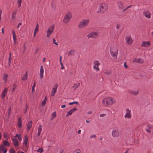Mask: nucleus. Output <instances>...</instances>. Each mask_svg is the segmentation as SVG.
I'll return each mask as SVG.
<instances>
[{"mask_svg": "<svg viewBox=\"0 0 153 153\" xmlns=\"http://www.w3.org/2000/svg\"><path fill=\"white\" fill-rule=\"evenodd\" d=\"M125 153H134V152L132 149H128L125 152Z\"/></svg>", "mask_w": 153, "mask_h": 153, "instance_id": "4c0bfd02", "label": "nucleus"}, {"mask_svg": "<svg viewBox=\"0 0 153 153\" xmlns=\"http://www.w3.org/2000/svg\"><path fill=\"white\" fill-rule=\"evenodd\" d=\"M117 4L119 8L121 9H123L124 5L123 3L121 1H119L117 2Z\"/></svg>", "mask_w": 153, "mask_h": 153, "instance_id": "5701e85b", "label": "nucleus"}, {"mask_svg": "<svg viewBox=\"0 0 153 153\" xmlns=\"http://www.w3.org/2000/svg\"><path fill=\"white\" fill-rule=\"evenodd\" d=\"M46 60V58L45 57L43 59V62H44Z\"/></svg>", "mask_w": 153, "mask_h": 153, "instance_id": "338daca9", "label": "nucleus"}, {"mask_svg": "<svg viewBox=\"0 0 153 153\" xmlns=\"http://www.w3.org/2000/svg\"><path fill=\"white\" fill-rule=\"evenodd\" d=\"M12 34L14 42V43L15 44L16 42V36L15 32L14 30H12Z\"/></svg>", "mask_w": 153, "mask_h": 153, "instance_id": "b1692460", "label": "nucleus"}, {"mask_svg": "<svg viewBox=\"0 0 153 153\" xmlns=\"http://www.w3.org/2000/svg\"><path fill=\"white\" fill-rule=\"evenodd\" d=\"M104 74L107 75H110L111 74V72L110 70H107L104 72Z\"/></svg>", "mask_w": 153, "mask_h": 153, "instance_id": "58836bf2", "label": "nucleus"}, {"mask_svg": "<svg viewBox=\"0 0 153 153\" xmlns=\"http://www.w3.org/2000/svg\"><path fill=\"white\" fill-rule=\"evenodd\" d=\"M58 87V84L57 83H56L53 86L51 92V95L52 96H53L55 95L56 93V92Z\"/></svg>", "mask_w": 153, "mask_h": 153, "instance_id": "ddd939ff", "label": "nucleus"}, {"mask_svg": "<svg viewBox=\"0 0 153 153\" xmlns=\"http://www.w3.org/2000/svg\"><path fill=\"white\" fill-rule=\"evenodd\" d=\"M80 86V83H79L74 84L73 86V88L74 90H76Z\"/></svg>", "mask_w": 153, "mask_h": 153, "instance_id": "bb28decb", "label": "nucleus"}, {"mask_svg": "<svg viewBox=\"0 0 153 153\" xmlns=\"http://www.w3.org/2000/svg\"><path fill=\"white\" fill-rule=\"evenodd\" d=\"M22 0H17V4L18 5V7H20L21 6V4Z\"/></svg>", "mask_w": 153, "mask_h": 153, "instance_id": "f704fd0d", "label": "nucleus"}, {"mask_svg": "<svg viewBox=\"0 0 153 153\" xmlns=\"http://www.w3.org/2000/svg\"><path fill=\"white\" fill-rule=\"evenodd\" d=\"M106 114H101L100 115V117H104L105 116Z\"/></svg>", "mask_w": 153, "mask_h": 153, "instance_id": "8fccbe9b", "label": "nucleus"}, {"mask_svg": "<svg viewBox=\"0 0 153 153\" xmlns=\"http://www.w3.org/2000/svg\"><path fill=\"white\" fill-rule=\"evenodd\" d=\"M99 7V10L97 11V13H103L106 11L108 8V4L104 3L101 4Z\"/></svg>", "mask_w": 153, "mask_h": 153, "instance_id": "f03ea898", "label": "nucleus"}, {"mask_svg": "<svg viewBox=\"0 0 153 153\" xmlns=\"http://www.w3.org/2000/svg\"><path fill=\"white\" fill-rule=\"evenodd\" d=\"M3 144L5 146H10V143L9 142L6 140H4L3 142Z\"/></svg>", "mask_w": 153, "mask_h": 153, "instance_id": "7c9ffc66", "label": "nucleus"}, {"mask_svg": "<svg viewBox=\"0 0 153 153\" xmlns=\"http://www.w3.org/2000/svg\"><path fill=\"white\" fill-rule=\"evenodd\" d=\"M37 33V32H35L34 31V33H33V37H35L36 35V33Z\"/></svg>", "mask_w": 153, "mask_h": 153, "instance_id": "052dcab7", "label": "nucleus"}, {"mask_svg": "<svg viewBox=\"0 0 153 153\" xmlns=\"http://www.w3.org/2000/svg\"><path fill=\"white\" fill-rule=\"evenodd\" d=\"M66 107V106L65 105H64L61 106V108H64Z\"/></svg>", "mask_w": 153, "mask_h": 153, "instance_id": "680f3d73", "label": "nucleus"}, {"mask_svg": "<svg viewBox=\"0 0 153 153\" xmlns=\"http://www.w3.org/2000/svg\"><path fill=\"white\" fill-rule=\"evenodd\" d=\"M139 92V91L137 90H136L132 91L131 92V94H132L134 95H137L138 94Z\"/></svg>", "mask_w": 153, "mask_h": 153, "instance_id": "cd10ccee", "label": "nucleus"}, {"mask_svg": "<svg viewBox=\"0 0 153 153\" xmlns=\"http://www.w3.org/2000/svg\"><path fill=\"white\" fill-rule=\"evenodd\" d=\"M36 86V82L34 81V84H33L32 89V92L33 93L35 91V88Z\"/></svg>", "mask_w": 153, "mask_h": 153, "instance_id": "e433bc0d", "label": "nucleus"}, {"mask_svg": "<svg viewBox=\"0 0 153 153\" xmlns=\"http://www.w3.org/2000/svg\"><path fill=\"white\" fill-rule=\"evenodd\" d=\"M51 115H52V120H53V118H55L56 116V112L55 111Z\"/></svg>", "mask_w": 153, "mask_h": 153, "instance_id": "79ce46f5", "label": "nucleus"}, {"mask_svg": "<svg viewBox=\"0 0 153 153\" xmlns=\"http://www.w3.org/2000/svg\"><path fill=\"white\" fill-rule=\"evenodd\" d=\"M89 21L90 20L88 19H83L79 22L78 26V27L81 29L86 27L88 25Z\"/></svg>", "mask_w": 153, "mask_h": 153, "instance_id": "7ed1b4c3", "label": "nucleus"}, {"mask_svg": "<svg viewBox=\"0 0 153 153\" xmlns=\"http://www.w3.org/2000/svg\"><path fill=\"white\" fill-rule=\"evenodd\" d=\"M72 14L71 12L70 11L68 12L65 16L63 22L65 23H68L70 22L72 17Z\"/></svg>", "mask_w": 153, "mask_h": 153, "instance_id": "39448f33", "label": "nucleus"}, {"mask_svg": "<svg viewBox=\"0 0 153 153\" xmlns=\"http://www.w3.org/2000/svg\"><path fill=\"white\" fill-rule=\"evenodd\" d=\"M110 53L113 57L114 59H116L117 58V56L118 54V51L117 48L115 47H112L110 49Z\"/></svg>", "mask_w": 153, "mask_h": 153, "instance_id": "423d86ee", "label": "nucleus"}, {"mask_svg": "<svg viewBox=\"0 0 153 153\" xmlns=\"http://www.w3.org/2000/svg\"><path fill=\"white\" fill-rule=\"evenodd\" d=\"M22 23H19V24H18V25L17 27V28H19V26H20V25H22Z\"/></svg>", "mask_w": 153, "mask_h": 153, "instance_id": "bf43d9fd", "label": "nucleus"}, {"mask_svg": "<svg viewBox=\"0 0 153 153\" xmlns=\"http://www.w3.org/2000/svg\"><path fill=\"white\" fill-rule=\"evenodd\" d=\"M28 141L25 140H24L23 142V144L24 145H25V146H27V142Z\"/></svg>", "mask_w": 153, "mask_h": 153, "instance_id": "864d4df0", "label": "nucleus"}, {"mask_svg": "<svg viewBox=\"0 0 153 153\" xmlns=\"http://www.w3.org/2000/svg\"><path fill=\"white\" fill-rule=\"evenodd\" d=\"M25 45L26 43H25V44L23 45V47L24 48V52L26 48H25Z\"/></svg>", "mask_w": 153, "mask_h": 153, "instance_id": "4d7b16f0", "label": "nucleus"}, {"mask_svg": "<svg viewBox=\"0 0 153 153\" xmlns=\"http://www.w3.org/2000/svg\"><path fill=\"white\" fill-rule=\"evenodd\" d=\"M24 140H25L28 141V136L27 135H25V136Z\"/></svg>", "mask_w": 153, "mask_h": 153, "instance_id": "3c124183", "label": "nucleus"}, {"mask_svg": "<svg viewBox=\"0 0 153 153\" xmlns=\"http://www.w3.org/2000/svg\"><path fill=\"white\" fill-rule=\"evenodd\" d=\"M32 125V121H30L28 122L27 125V129L28 131L31 128Z\"/></svg>", "mask_w": 153, "mask_h": 153, "instance_id": "a878e982", "label": "nucleus"}, {"mask_svg": "<svg viewBox=\"0 0 153 153\" xmlns=\"http://www.w3.org/2000/svg\"><path fill=\"white\" fill-rule=\"evenodd\" d=\"M11 53H10L9 54V56L8 59V65H10L11 64V61L12 60V58L11 57Z\"/></svg>", "mask_w": 153, "mask_h": 153, "instance_id": "c9c22d12", "label": "nucleus"}, {"mask_svg": "<svg viewBox=\"0 0 153 153\" xmlns=\"http://www.w3.org/2000/svg\"><path fill=\"white\" fill-rule=\"evenodd\" d=\"M73 153H82V152L80 149H78L74 150Z\"/></svg>", "mask_w": 153, "mask_h": 153, "instance_id": "72a5a7b5", "label": "nucleus"}, {"mask_svg": "<svg viewBox=\"0 0 153 153\" xmlns=\"http://www.w3.org/2000/svg\"><path fill=\"white\" fill-rule=\"evenodd\" d=\"M62 56H60V59H59V61H60V62H62Z\"/></svg>", "mask_w": 153, "mask_h": 153, "instance_id": "69168bd1", "label": "nucleus"}, {"mask_svg": "<svg viewBox=\"0 0 153 153\" xmlns=\"http://www.w3.org/2000/svg\"><path fill=\"white\" fill-rule=\"evenodd\" d=\"M143 14L146 17L149 19L151 18L152 14L151 12L148 10H145L143 12Z\"/></svg>", "mask_w": 153, "mask_h": 153, "instance_id": "f8f14e48", "label": "nucleus"}, {"mask_svg": "<svg viewBox=\"0 0 153 153\" xmlns=\"http://www.w3.org/2000/svg\"><path fill=\"white\" fill-rule=\"evenodd\" d=\"M53 43L56 45H58V44L56 42V40L55 38H53Z\"/></svg>", "mask_w": 153, "mask_h": 153, "instance_id": "09e8293b", "label": "nucleus"}, {"mask_svg": "<svg viewBox=\"0 0 153 153\" xmlns=\"http://www.w3.org/2000/svg\"><path fill=\"white\" fill-rule=\"evenodd\" d=\"M54 29V25H53L50 26L48 28L46 33V36L47 38L50 37L51 34L53 33Z\"/></svg>", "mask_w": 153, "mask_h": 153, "instance_id": "6e6552de", "label": "nucleus"}, {"mask_svg": "<svg viewBox=\"0 0 153 153\" xmlns=\"http://www.w3.org/2000/svg\"><path fill=\"white\" fill-rule=\"evenodd\" d=\"M116 102L115 99L113 97H108L103 98L102 101V103L105 107L111 106L115 104Z\"/></svg>", "mask_w": 153, "mask_h": 153, "instance_id": "f257e3e1", "label": "nucleus"}, {"mask_svg": "<svg viewBox=\"0 0 153 153\" xmlns=\"http://www.w3.org/2000/svg\"><path fill=\"white\" fill-rule=\"evenodd\" d=\"M8 76V74L7 73H4L3 74L2 79L4 83L7 82Z\"/></svg>", "mask_w": 153, "mask_h": 153, "instance_id": "aec40b11", "label": "nucleus"}, {"mask_svg": "<svg viewBox=\"0 0 153 153\" xmlns=\"http://www.w3.org/2000/svg\"><path fill=\"white\" fill-rule=\"evenodd\" d=\"M38 130V133H37V135L38 136H39L40 135L42 131V126L41 125H40L39 126H38L37 128Z\"/></svg>", "mask_w": 153, "mask_h": 153, "instance_id": "4be33fe9", "label": "nucleus"}, {"mask_svg": "<svg viewBox=\"0 0 153 153\" xmlns=\"http://www.w3.org/2000/svg\"><path fill=\"white\" fill-rule=\"evenodd\" d=\"M75 51L74 50H71L70 51H69L68 53V56H70L71 55H72L74 54Z\"/></svg>", "mask_w": 153, "mask_h": 153, "instance_id": "c756f323", "label": "nucleus"}, {"mask_svg": "<svg viewBox=\"0 0 153 153\" xmlns=\"http://www.w3.org/2000/svg\"><path fill=\"white\" fill-rule=\"evenodd\" d=\"M13 144L15 146H17L18 145V143L17 139L16 138H13L12 139Z\"/></svg>", "mask_w": 153, "mask_h": 153, "instance_id": "412c9836", "label": "nucleus"}, {"mask_svg": "<svg viewBox=\"0 0 153 153\" xmlns=\"http://www.w3.org/2000/svg\"><path fill=\"white\" fill-rule=\"evenodd\" d=\"M74 104V102H70L69 103V105H72Z\"/></svg>", "mask_w": 153, "mask_h": 153, "instance_id": "774afa93", "label": "nucleus"}, {"mask_svg": "<svg viewBox=\"0 0 153 153\" xmlns=\"http://www.w3.org/2000/svg\"><path fill=\"white\" fill-rule=\"evenodd\" d=\"M99 36V33L97 31H93L89 33L87 36L88 38H94L97 37Z\"/></svg>", "mask_w": 153, "mask_h": 153, "instance_id": "0eeeda50", "label": "nucleus"}, {"mask_svg": "<svg viewBox=\"0 0 153 153\" xmlns=\"http://www.w3.org/2000/svg\"><path fill=\"white\" fill-rule=\"evenodd\" d=\"M47 97H45L44 100L41 103V105L42 107L44 106L45 105L46 101H47Z\"/></svg>", "mask_w": 153, "mask_h": 153, "instance_id": "c85d7f7f", "label": "nucleus"}, {"mask_svg": "<svg viewBox=\"0 0 153 153\" xmlns=\"http://www.w3.org/2000/svg\"><path fill=\"white\" fill-rule=\"evenodd\" d=\"M4 138L6 140H8L10 138V136L9 134L7 133H4Z\"/></svg>", "mask_w": 153, "mask_h": 153, "instance_id": "2f4dec72", "label": "nucleus"}, {"mask_svg": "<svg viewBox=\"0 0 153 153\" xmlns=\"http://www.w3.org/2000/svg\"><path fill=\"white\" fill-rule=\"evenodd\" d=\"M16 86H16V84L15 83H14L13 85V87H12V90L13 91H14L16 89Z\"/></svg>", "mask_w": 153, "mask_h": 153, "instance_id": "37998d69", "label": "nucleus"}, {"mask_svg": "<svg viewBox=\"0 0 153 153\" xmlns=\"http://www.w3.org/2000/svg\"><path fill=\"white\" fill-rule=\"evenodd\" d=\"M16 12H14L13 13L12 16V19H15L16 18Z\"/></svg>", "mask_w": 153, "mask_h": 153, "instance_id": "a19ab883", "label": "nucleus"}, {"mask_svg": "<svg viewBox=\"0 0 153 153\" xmlns=\"http://www.w3.org/2000/svg\"><path fill=\"white\" fill-rule=\"evenodd\" d=\"M126 62H125L124 63V67L126 68H128V67L127 66V65H126Z\"/></svg>", "mask_w": 153, "mask_h": 153, "instance_id": "603ef678", "label": "nucleus"}, {"mask_svg": "<svg viewBox=\"0 0 153 153\" xmlns=\"http://www.w3.org/2000/svg\"><path fill=\"white\" fill-rule=\"evenodd\" d=\"M100 64V63L98 61L95 60L93 63L94 69L97 72L99 71L100 69L99 67Z\"/></svg>", "mask_w": 153, "mask_h": 153, "instance_id": "9d476101", "label": "nucleus"}, {"mask_svg": "<svg viewBox=\"0 0 153 153\" xmlns=\"http://www.w3.org/2000/svg\"><path fill=\"white\" fill-rule=\"evenodd\" d=\"M44 69L43 66L41 65L40 66V71L39 72V76L41 79L43 78L44 76Z\"/></svg>", "mask_w": 153, "mask_h": 153, "instance_id": "dca6fc26", "label": "nucleus"}, {"mask_svg": "<svg viewBox=\"0 0 153 153\" xmlns=\"http://www.w3.org/2000/svg\"><path fill=\"white\" fill-rule=\"evenodd\" d=\"M92 111H88L87 112V114H92Z\"/></svg>", "mask_w": 153, "mask_h": 153, "instance_id": "6e6d98bb", "label": "nucleus"}, {"mask_svg": "<svg viewBox=\"0 0 153 153\" xmlns=\"http://www.w3.org/2000/svg\"><path fill=\"white\" fill-rule=\"evenodd\" d=\"M2 151H4L3 153H6L7 152V149L3 145L0 146V153H2Z\"/></svg>", "mask_w": 153, "mask_h": 153, "instance_id": "6ab92c4d", "label": "nucleus"}, {"mask_svg": "<svg viewBox=\"0 0 153 153\" xmlns=\"http://www.w3.org/2000/svg\"><path fill=\"white\" fill-rule=\"evenodd\" d=\"M7 90L8 89L7 88H5L2 91L1 94V97L2 99H3L4 98L7 92Z\"/></svg>", "mask_w": 153, "mask_h": 153, "instance_id": "4468645a", "label": "nucleus"}, {"mask_svg": "<svg viewBox=\"0 0 153 153\" xmlns=\"http://www.w3.org/2000/svg\"><path fill=\"white\" fill-rule=\"evenodd\" d=\"M1 32L3 34L4 33V29L3 28H2L1 29Z\"/></svg>", "mask_w": 153, "mask_h": 153, "instance_id": "e2e57ef3", "label": "nucleus"}, {"mask_svg": "<svg viewBox=\"0 0 153 153\" xmlns=\"http://www.w3.org/2000/svg\"><path fill=\"white\" fill-rule=\"evenodd\" d=\"M121 134V131L118 127L114 128L111 131V135L114 138H117L120 137Z\"/></svg>", "mask_w": 153, "mask_h": 153, "instance_id": "20e7f679", "label": "nucleus"}, {"mask_svg": "<svg viewBox=\"0 0 153 153\" xmlns=\"http://www.w3.org/2000/svg\"><path fill=\"white\" fill-rule=\"evenodd\" d=\"M39 29V26L38 24H37L34 30V32H38Z\"/></svg>", "mask_w": 153, "mask_h": 153, "instance_id": "ea45409f", "label": "nucleus"}, {"mask_svg": "<svg viewBox=\"0 0 153 153\" xmlns=\"http://www.w3.org/2000/svg\"><path fill=\"white\" fill-rule=\"evenodd\" d=\"M144 62V59L142 58H135L134 59L133 62L136 63H143Z\"/></svg>", "mask_w": 153, "mask_h": 153, "instance_id": "a211bd4d", "label": "nucleus"}, {"mask_svg": "<svg viewBox=\"0 0 153 153\" xmlns=\"http://www.w3.org/2000/svg\"><path fill=\"white\" fill-rule=\"evenodd\" d=\"M18 126L19 128L22 127V121L20 118H19L18 121Z\"/></svg>", "mask_w": 153, "mask_h": 153, "instance_id": "393cba45", "label": "nucleus"}, {"mask_svg": "<svg viewBox=\"0 0 153 153\" xmlns=\"http://www.w3.org/2000/svg\"><path fill=\"white\" fill-rule=\"evenodd\" d=\"M81 130L80 129H79L78 131V133L79 134H80L81 133Z\"/></svg>", "mask_w": 153, "mask_h": 153, "instance_id": "0e129e2a", "label": "nucleus"}, {"mask_svg": "<svg viewBox=\"0 0 153 153\" xmlns=\"http://www.w3.org/2000/svg\"><path fill=\"white\" fill-rule=\"evenodd\" d=\"M131 6H132L131 5H130V6H128L126 8V9H125L124 10V11H125L126 10H127L128 8H130V7H131Z\"/></svg>", "mask_w": 153, "mask_h": 153, "instance_id": "13d9d810", "label": "nucleus"}, {"mask_svg": "<svg viewBox=\"0 0 153 153\" xmlns=\"http://www.w3.org/2000/svg\"><path fill=\"white\" fill-rule=\"evenodd\" d=\"M125 42L128 45H131L133 42V40L131 36L128 35L126 36L125 39Z\"/></svg>", "mask_w": 153, "mask_h": 153, "instance_id": "1a4fd4ad", "label": "nucleus"}, {"mask_svg": "<svg viewBox=\"0 0 153 153\" xmlns=\"http://www.w3.org/2000/svg\"><path fill=\"white\" fill-rule=\"evenodd\" d=\"M27 76H28V75H27V72H26L25 73V74L24 75V76L22 77V79L23 81H25V80H26L27 78Z\"/></svg>", "mask_w": 153, "mask_h": 153, "instance_id": "473e14b6", "label": "nucleus"}, {"mask_svg": "<svg viewBox=\"0 0 153 153\" xmlns=\"http://www.w3.org/2000/svg\"><path fill=\"white\" fill-rule=\"evenodd\" d=\"M124 117L126 119H130L131 117V111L128 108L126 109Z\"/></svg>", "mask_w": 153, "mask_h": 153, "instance_id": "9b49d317", "label": "nucleus"}, {"mask_svg": "<svg viewBox=\"0 0 153 153\" xmlns=\"http://www.w3.org/2000/svg\"><path fill=\"white\" fill-rule=\"evenodd\" d=\"M16 137H18V139L19 140L21 141L22 140V139L21 138V136L20 134H17L16 136Z\"/></svg>", "mask_w": 153, "mask_h": 153, "instance_id": "49530a36", "label": "nucleus"}, {"mask_svg": "<svg viewBox=\"0 0 153 153\" xmlns=\"http://www.w3.org/2000/svg\"><path fill=\"white\" fill-rule=\"evenodd\" d=\"M96 136L95 134H92L90 136V138L91 139L94 138H96Z\"/></svg>", "mask_w": 153, "mask_h": 153, "instance_id": "de8ad7c7", "label": "nucleus"}, {"mask_svg": "<svg viewBox=\"0 0 153 153\" xmlns=\"http://www.w3.org/2000/svg\"><path fill=\"white\" fill-rule=\"evenodd\" d=\"M37 152L40 153H42L43 152V149L42 148H40L38 149Z\"/></svg>", "mask_w": 153, "mask_h": 153, "instance_id": "a18cd8bd", "label": "nucleus"}, {"mask_svg": "<svg viewBox=\"0 0 153 153\" xmlns=\"http://www.w3.org/2000/svg\"><path fill=\"white\" fill-rule=\"evenodd\" d=\"M146 131L148 133H150L151 132V131L149 129H146Z\"/></svg>", "mask_w": 153, "mask_h": 153, "instance_id": "5fc2aeb1", "label": "nucleus"}, {"mask_svg": "<svg viewBox=\"0 0 153 153\" xmlns=\"http://www.w3.org/2000/svg\"><path fill=\"white\" fill-rule=\"evenodd\" d=\"M10 153H16V151L13 149H11L9 150Z\"/></svg>", "mask_w": 153, "mask_h": 153, "instance_id": "c03bdc74", "label": "nucleus"}, {"mask_svg": "<svg viewBox=\"0 0 153 153\" xmlns=\"http://www.w3.org/2000/svg\"><path fill=\"white\" fill-rule=\"evenodd\" d=\"M77 108H74L70 110L69 111L67 112L66 114V117H68L69 116L71 115L73 113L77 110Z\"/></svg>", "mask_w": 153, "mask_h": 153, "instance_id": "2eb2a0df", "label": "nucleus"}, {"mask_svg": "<svg viewBox=\"0 0 153 153\" xmlns=\"http://www.w3.org/2000/svg\"><path fill=\"white\" fill-rule=\"evenodd\" d=\"M150 45V42L149 41H143L142 42V46L144 47H148Z\"/></svg>", "mask_w": 153, "mask_h": 153, "instance_id": "f3484780", "label": "nucleus"}]
</instances>
